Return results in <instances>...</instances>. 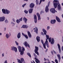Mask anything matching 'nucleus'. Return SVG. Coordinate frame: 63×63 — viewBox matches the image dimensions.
I'll use <instances>...</instances> for the list:
<instances>
[{
	"label": "nucleus",
	"instance_id": "4be33fe9",
	"mask_svg": "<svg viewBox=\"0 0 63 63\" xmlns=\"http://www.w3.org/2000/svg\"><path fill=\"white\" fill-rule=\"evenodd\" d=\"M22 35L23 36H24L26 38V39H28V36L27 35H26L24 34V33H22Z\"/></svg>",
	"mask_w": 63,
	"mask_h": 63
},
{
	"label": "nucleus",
	"instance_id": "3c124183",
	"mask_svg": "<svg viewBox=\"0 0 63 63\" xmlns=\"http://www.w3.org/2000/svg\"><path fill=\"white\" fill-rule=\"evenodd\" d=\"M21 61H20V60H18V63H19Z\"/></svg>",
	"mask_w": 63,
	"mask_h": 63
},
{
	"label": "nucleus",
	"instance_id": "423d86ee",
	"mask_svg": "<svg viewBox=\"0 0 63 63\" xmlns=\"http://www.w3.org/2000/svg\"><path fill=\"white\" fill-rule=\"evenodd\" d=\"M22 50H21V52H20V54L21 55H23V54H24V51L25 50V49L24 48V47H22Z\"/></svg>",
	"mask_w": 63,
	"mask_h": 63
},
{
	"label": "nucleus",
	"instance_id": "bb28decb",
	"mask_svg": "<svg viewBox=\"0 0 63 63\" xmlns=\"http://www.w3.org/2000/svg\"><path fill=\"white\" fill-rule=\"evenodd\" d=\"M36 30L34 31V32L36 33V34H38V28L37 27H35Z\"/></svg>",
	"mask_w": 63,
	"mask_h": 63
},
{
	"label": "nucleus",
	"instance_id": "c85d7f7f",
	"mask_svg": "<svg viewBox=\"0 0 63 63\" xmlns=\"http://www.w3.org/2000/svg\"><path fill=\"white\" fill-rule=\"evenodd\" d=\"M2 11L3 14H5L6 13V10L4 9H2Z\"/></svg>",
	"mask_w": 63,
	"mask_h": 63
},
{
	"label": "nucleus",
	"instance_id": "7c9ffc66",
	"mask_svg": "<svg viewBox=\"0 0 63 63\" xmlns=\"http://www.w3.org/2000/svg\"><path fill=\"white\" fill-rule=\"evenodd\" d=\"M22 62L23 63H25L24 59L23 58H21L20 59Z\"/></svg>",
	"mask_w": 63,
	"mask_h": 63
},
{
	"label": "nucleus",
	"instance_id": "a19ab883",
	"mask_svg": "<svg viewBox=\"0 0 63 63\" xmlns=\"http://www.w3.org/2000/svg\"><path fill=\"white\" fill-rule=\"evenodd\" d=\"M33 54L34 56H35V57H37V56L36 55L35 53H34Z\"/></svg>",
	"mask_w": 63,
	"mask_h": 63
},
{
	"label": "nucleus",
	"instance_id": "4468645a",
	"mask_svg": "<svg viewBox=\"0 0 63 63\" xmlns=\"http://www.w3.org/2000/svg\"><path fill=\"white\" fill-rule=\"evenodd\" d=\"M56 22V20L55 19L51 20L50 21L51 23V24H54Z\"/></svg>",
	"mask_w": 63,
	"mask_h": 63
},
{
	"label": "nucleus",
	"instance_id": "bf43d9fd",
	"mask_svg": "<svg viewBox=\"0 0 63 63\" xmlns=\"http://www.w3.org/2000/svg\"><path fill=\"white\" fill-rule=\"evenodd\" d=\"M62 50H63V46L62 47Z\"/></svg>",
	"mask_w": 63,
	"mask_h": 63
},
{
	"label": "nucleus",
	"instance_id": "58836bf2",
	"mask_svg": "<svg viewBox=\"0 0 63 63\" xmlns=\"http://www.w3.org/2000/svg\"><path fill=\"white\" fill-rule=\"evenodd\" d=\"M46 44L47 47H49V45H48V43H47V44Z\"/></svg>",
	"mask_w": 63,
	"mask_h": 63
},
{
	"label": "nucleus",
	"instance_id": "aec40b11",
	"mask_svg": "<svg viewBox=\"0 0 63 63\" xmlns=\"http://www.w3.org/2000/svg\"><path fill=\"white\" fill-rule=\"evenodd\" d=\"M41 42L42 44L43 45V47L45 49H46V45L45 44H44V41L42 40H41Z\"/></svg>",
	"mask_w": 63,
	"mask_h": 63
},
{
	"label": "nucleus",
	"instance_id": "a18cd8bd",
	"mask_svg": "<svg viewBox=\"0 0 63 63\" xmlns=\"http://www.w3.org/2000/svg\"><path fill=\"white\" fill-rule=\"evenodd\" d=\"M5 22L6 23H8V21L7 19H6L5 20Z\"/></svg>",
	"mask_w": 63,
	"mask_h": 63
},
{
	"label": "nucleus",
	"instance_id": "0e129e2a",
	"mask_svg": "<svg viewBox=\"0 0 63 63\" xmlns=\"http://www.w3.org/2000/svg\"><path fill=\"white\" fill-rule=\"evenodd\" d=\"M34 59H35L36 60L38 59L36 58H34Z\"/></svg>",
	"mask_w": 63,
	"mask_h": 63
},
{
	"label": "nucleus",
	"instance_id": "774afa93",
	"mask_svg": "<svg viewBox=\"0 0 63 63\" xmlns=\"http://www.w3.org/2000/svg\"><path fill=\"white\" fill-rule=\"evenodd\" d=\"M62 16L63 18V14H62Z\"/></svg>",
	"mask_w": 63,
	"mask_h": 63
},
{
	"label": "nucleus",
	"instance_id": "a878e982",
	"mask_svg": "<svg viewBox=\"0 0 63 63\" xmlns=\"http://www.w3.org/2000/svg\"><path fill=\"white\" fill-rule=\"evenodd\" d=\"M20 37H21L20 33V32H19L17 35V37L18 39H19V38H20Z\"/></svg>",
	"mask_w": 63,
	"mask_h": 63
},
{
	"label": "nucleus",
	"instance_id": "13d9d810",
	"mask_svg": "<svg viewBox=\"0 0 63 63\" xmlns=\"http://www.w3.org/2000/svg\"><path fill=\"white\" fill-rule=\"evenodd\" d=\"M28 0H24V1H26V2H27L28 1Z\"/></svg>",
	"mask_w": 63,
	"mask_h": 63
},
{
	"label": "nucleus",
	"instance_id": "1a4fd4ad",
	"mask_svg": "<svg viewBox=\"0 0 63 63\" xmlns=\"http://www.w3.org/2000/svg\"><path fill=\"white\" fill-rule=\"evenodd\" d=\"M5 19V17L4 16L0 17V21L1 22L4 21Z\"/></svg>",
	"mask_w": 63,
	"mask_h": 63
},
{
	"label": "nucleus",
	"instance_id": "20e7f679",
	"mask_svg": "<svg viewBox=\"0 0 63 63\" xmlns=\"http://www.w3.org/2000/svg\"><path fill=\"white\" fill-rule=\"evenodd\" d=\"M50 4V2H48V5H47L45 8V11L46 13H47L48 12V11H49V9H48V6H49V5Z\"/></svg>",
	"mask_w": 63,
	"mask_h": 63
},
{
	"label": "nucleus",
	"instance_id": "ddd939ff",
	"mask_svg": "<svg viewBox=\"0 0 63 63\" xmlns=\"http://www.w3.org/2000/svg\"><path fill=\"white\" fill-rule=\"evenodd\" d=\"M37 15L38 16V20H40L41 19V17L40 14L39 13H37Z\"/></svg>",
	"mask_w": 63,
	"mask_h": 63
},
{
	"label": "nucleus",
	"instance_id": "cd10ccee",
	"mask_svg": "<svg viewBox=\"0 0 63 63\" xmlns=\"http://www.w3.org/2000/svg\"><path fill=\"white\" fill-rule=\"evenodd\" d=\"M43 31L44 32V35H46L47 34V31L44 29H43Z\"/></svg>",
	"mask_w": 63,
	"mask_h": 63
},
{
	"label": "nucleus",
	"instance_id": "f8f14e48",
	"mask_svg": "<svg viewBox=\"0 0 63 63\" xmlns=\"http://www.w3.org/2000/svg\"><path fill=\"white\" fill-rule=\"evenodd\" d=\"M35 4L33 3H31L30 5V6L31 8H33L34 7Z\"/></svg>",
	"mask_w": 63,
	"mask_h": 63
},
{
	"label": "nucleus",
	"instance_id": "680f3d73",
	"mask_svg": "<svg viewBox=\"0 0 63 63\" xmlns=\"http://www.w3.org/2000/svg\"><path fill=\"white\" fill-rule=\"evenodd\" d=\"M13 21H14V22L15 21V19H14V18H13Z\"/></svg>",
	"mask_w": 63,
	"mask_h": 63
},
{
	"label": "nucleus",
	"instance_id": "49530a36",
	"mask_svg": "<svg viewBox=\"0 0 63 63\" xmlns=\"http://www.w3.org/2000/svg\"><path fill=\"white\" fill-rule=\"evenodd\" d=\"M50 28V27L48 26L47 28V30H48Z\"/></svg>",
	"mask_w": 63,
	"mask_h": 63
},
{
	"label": "nucleus",
	"instance_id": "8fccbe9b",
	"mask_svg": "<svg viewBox=\"0 0 63 63\" xmlns=\"http://www.w3.org/2000/svg\"><path fill=\"white\" fill-rule=\"evenodd\" d=\"M53 51L55 54H56V53H57L56 52H55V51H54V50H53Z\"/></svg>",
	"mask_w": 63,
	"mask_h": 63
},
{
	"label": "nucleus",
	"instance_id": "72a5a7b5",
	"mask_svg": "<svg viewBox=\"0 0 63 63\" xmlns=\"http://www.w3.org/2000/svg\"><path fill=\"white\" fill-rule=\"evenodd\" d=\"M24 12L26 14H28V11L26 10H25L24 11Z\"/></svg>",
	"mask_w": 63,
	"mask_h": 63
},
{
	"label": "nucleus",
	"instance_id": "e2e57ef3",
	"mask_svg": "<svg viewBox=\"0 0 63 63\" xmlns=\"http://www.w3.org/2000/svg\"><path fill=\"white\" fill-rule=\"evenodd\" d=\"M53 63H55V62H53V61H51Z\"/></svg>",
	"mask_w": 63,
	"mask_h": 63
},
{
	"label": "nucleus",
	"instance_id": "9b49d317",
	"mask_svg": "<svg viewBox=\"0 0 63 63\" xmlns=\"http://www.w3.org/2000/svg\"><path fill=\"white\" fill-rule=\"evenodd\" d=\"M46 36L47 39H46V41L45 42V44H47L48 43V41H47V40H48V39L49 40V36L47 35H46Z\"/></svg>",
	"mask_w": 63,
	"mask_h": 63
},
{
	"label": "nucleus",
	"instance_id": "f3484780",
	"mask_svg": "<svg viewBox=\"0 0 63 63\" xmlns=\"http://www.w3.org/2000/svg\"><path fill=\"white\" fill-rule=\"evenodd\" d=\"M57 8L58 10H60V9H61V7L60 4L59 3V4H58Z\"/></svg>",
	"mask_w": 63,
	"mask_h": 63
},
{
	"label": "nucleus",
	"instance_id": "6e6d98bb",
	"mask_svg": "<svg viewBox=\"0 0 63 63\" xmlns=\"http://www.w3.org/2000/svg\"><path fill=\"white\" fill-rule=\"evenodd\" d=\"M41 13H44V11H41Z\"/></svg>",
	"mask_w": 63,
	"mask_h": 63
},
{
	"label": "nucleus",
	"instance_id": "69168bd1",
	"mask_svg": "<svg viewBox=\"0 0 63 63\" xmlns=\"http://www.w3.org/2000/svg\"><path fill=\"white\" fill-rule=\"evenodd\" d=\"M47 19L48 20H49V18L48 17H47Z\"/></svg>",
	"mask_w": 63,
	"mask_h": 63
},
{
	"label": "nucleus",
	"instance_id": "ea45409f",
	"mask_svg": "<svg viewBox=\"0 0 63 63\" xmlns=\"http://www.w3.org/2000/svg\"><path fill=\"white\" fill-rule=\"evenodd\" d=\"M22 17H21L20 19H19V20H20V21H21L22 20Z\"/></svg>",
	"mask_w": 63,
	"mask_h": 63
},
{
	"label": "nucleus",
	"instance_id": "052dcab7",
	"mask_svg": "<svg viewBox=\"0 0 63 63\" xmlns=\"http://www.w3.org/2000/svg\"><path fill=\"white\" fill-rule=\"evenodd\" d=\"M44 59L45 61H47V59L45 58H44Z\"/></svg>",
	"mask_w": 63,
	"mask_h": 63
},
{
	"label": "nucleus",
	"instance_id": "603ef678",
	"mask_svg": "<svg viewBox=\"0 0 63 63\" xmlns=\"http://www.w3.org/2000/svg\"><path fill=\"white\" fill-rule=\"evenodd\" d=\"M51 53L52 55H53V52L52 51H51Z\"/></svg>",
	"mask_w": 63,
	"mask_h": 63
},
{
	"label": "nucleus",
	"instance_id": "c03bdc74",
	"mask_svg": "<svg viewBox=\"0 0 63 63\" xmlns=\"http://www.w3.org/2000/svg\"><path fill=\"white\" fill-rule=\"evenodd\" d=\"M36 62H38V63H40V61H39V60H38V59H37V60H36Z\"/></svg>",
	"mask_w": 63,
	"mask_h": 63
},
{
	"label": "nucleus",
	"instance_id": "b1692460",
	"mask_svg": "<svg viewBox=\"0 0 63 63\" xmlns=\"http://www.w3.org/2000/svg\"><path fill=\"white\" fill-rule=\"evenodd\" d=\"M40 37L38 36H37L36 37V40L38 42H39L40 41Z\"/></svg>",
	"mask_w": 63,
	"mask_h": 63
},
{
	"label": "nucleus",
	"instance_id": "412c9836",
	"mask_svg": "<svg viewBox=\"0 0 63 63\" xmlns=\"http://www.w3.org/2000/svg\"><path fill=\"white\" fill-rule=\"evenodd\" d=\"M33 8H30L29 10V14H31L33 12Z\"/></svg>",
	"mask_w": 63,
	"mask_h": 63
},
{
	"label": "nucleus",
	"instance_id": "a211bd4d",
	"mask_svg": "<svg viewBox=\"0 0 63 63\" xmlns=\"http://www.w3.org/2000/svg\"><path fill=\"white\" fill-rule=\"evenodd\" d=\"M27 32L29 37L30 38H31L32 37V36L31 35V34L30 32L29 31H28Z\"/></svg>",
	"mask_w": 63,
	"mask_h": 63
},
{
	"label": "nucleus",
	"instance_id": "c756f323",
	"mask_svg": "<svg viewBox=\"0 0 63 63\" xmlns=\"http://www.w3.org/2000/svg\"><path fill=\"white\" fill-rule=\"evenodd\" d=\"M6 14H9L10 13V11H9L7 9H6Z\"/></svg>",
	"mask_w": 63,
	"mask_h": 63
},
{
	"label": "nucleus",
	"instance_id": "dca6fc26",
	"mask_svg": "<svg viewBox=\"0 0 63 63\" xmlns=\"http://www.w3.org/2000/svg\"><path fill=\"white\" fill-rule=\"evenodd\" d=\"M57 46L58 47V48H59V53H61V48H60V45H59V44H57Z\"/></svg>",
	"mask_w": 63,
	"mask_h": 63
},
{
	"label": "nucleus",
	"instance_id": "79ce46f5",
	"mask_svg": "<svg viewBox=\"0 0 63 63\" xmlns=\"http://www.w3.org/2000/svg\"><path fill=\"white\" fill-rule=\"evenodd\" d=\"M15 43L16 44V45H17V46L18 45V43H17V42L16 41H15Z\"/></svg>",
	"mask_w": 63,
	"mask_h": 63
},
{
	"label": "nucleus",
	"instance_id": "2f4dec72",
	"mask_svg": "<svg viewBox=\"0 0 63 63\" xmlns=\"http://www.w3.org/2000/svg\"><path fill=\"white\" fill-rule=\"evenodd\" d=\"M27 55H28L30 57H31V54H30V53L28 52L27 53Z\"/></svg>",
	"mask_w": 63,
	"mask_h": 63
},
{
	"label": "nucleus",
	"instance_id": "de8ad7c7",
	"mask_svg": "<svg viewBox=\"0 0 63 63\" xmlns=\"http://www.w3.org/2000/svg\"><path fill=\"white\" fill-rule=\"evenodd\" d=\"M26 5V4L25 3V4H24L22 6V7H24V6H25V5Z\"/></svg>",
	"mask_w": 63,
	"mask_h": 63
},
{
	"label": "nucleus",
	"instance_id": "4c0bfd02",
	"mask_svg": "<svg viewBox=\"0 0 63 63\" xmlns=\"http://www.w3.org/2000/svg\"><path fill=\"white\" fill-rule=\"evenodd\" d=\"M55 62L56 63H58V61H57V60L56 59H55Z\"/></svg>",
	"mask_w": 63,
	"mask_h": 63
},
{
	"label": "nucleus",
	"instance_id": "39448f33",
	"mask_svg": "<svg viewBox=\"0 0 63 63\" xmlns=\"http://www.w3.org/2000/svg\"><path fill=\"white\" fill-rule=\"evenodd\" d=\"M11 50H14L15 52H16L17 51V48L14 47H11Z\"/></svg>",
	"mask_w": 63,
	"mask_h": 63
},
{
	"label": "nucleus",
	"instance_id": "5fc2aeb1",
	"mask_svg": "<svg viewBox=\"0 0 63 63\" xmlns=\"http://www.w3.org/2000/svg\"><path fill=\"white\" fill-rule=\"evenodd\" d=\"M4 63H7V60H6L5 61Z\"/></svg>",
	"mask_w": 63,
	"mask_h": 63
},
{
	"label": "nucleus",
	"instance_id": "e433bc0d",
	"mask_svg": "<svg viewBox=\"0 0 63 63\" xmlns=\"http://www.w3.org/2000/svg\"><path fill=\"white\" fill-rule=\"evenodd\" d=\"M36 2L37 5L38 4H39V1H38V0H36Z\"/></svg>",
	"mask_w": 63,
	"mask_h": 63
},
{
	"label": "nucleus",
	"instance_id": "2eb2a0df",
	"mask_svg": "<svg viewBox=\"0 0 63 63\" xmlns=\"http://www.w3.org/2000/svg\"><path fill=\"white\" fill-rule=\"evenodd\" d=\"M57 56L58 58L59 59V62H60V60H61V57L60 56V55L59 54L57 55Z\"/></svg>",
	"mask_w": 63,
	"mask_h": 63
},
{
	"label": "nucleus",
	"instance_id": "f257e3e1",
	"mask_svg": "<svg viewBox=\"0 0 63 63\" xmlns=\"http://www.w3.org/2000/svg\"><path fill=\"white\" fill-rule=\"evenodd\" d=\"M53 3L54 6L55 8H56L58 4H59V1L56 0H54L53 1Z\"/></svg>",
	"mask_w": 63,
	"mask_h": 63
},
{
	"label": "nucleus",
	"instance_id": "864d4df0",
	"mask_svg": "<svg viewBox=\"0 0 63 63\" xmlns=\"http://www.w3.org/2000/svg\"><path fill=\"white\" fill-rule=\"evenodd\" d=\"M41 35H44V33H43V32H42L41 33Z\"/></svg>",
	"mask_w": 63,
	"mask_h": 63
},
{
	"label": "nucleus",
	"instance_id": "f704fd0d",
	"mask_svg": "<svg viewBox=\"0 0 63 63\" xmlns=\"http://www.w3.org/2000/svg\"><path fill=\"white\" fill-rule=\"evenodd\" d=\"M16 22L18 24H19V22H20V20L18 19H17L16 20Z\"/></svg>",
	"mask_w": 63,
	"mask_h": 63
},
{
	"label": "nucleus",
	"instance_id": "7ed1b4c3",
	"mask_svg": "<svg viewBox=\"0 0 63 63\" xmlns=\"http://www.w3.org/2000/svg\"><path fill=\"white\" fill-rule=\"evenodd\" d=\"M51 43V44H52L53 45L54 44V39L53 38L52 39L51 38H49V43L50 42Z\"/></svg>",
	"mask_w": 63,
	"mask_h": 63
},
{
	"label": "nucleus",
	"instance_id": "6e6552de",
	"mask_svg": "<svg viewBox=\"0 0 63 63\" xmlns=\"http://www.w3.org/2000/svg\"><path fill=\"white\" fill-rule=\"evenodd\" d=\"M50 12H51L53 14H54V13H55V12L56 11L55 9V8H51V9L50 10Z\"/></svg>",
	"mask_w": 63,
	"mask_h": 63
},
{
	"label": "nucleus",
	"instance_id": "5701e85b",
	"mask_svg": "<svg viewBox=\"0 0 63 63\" xmlns=\"http://www.w3.org/2000/svg\"><path fill=\"white\" fill-rule=\"evenodd\" d=\"M23 21H24L25 23H27V19L25 17H24L23 18Z\"/></svg>",
	"mask_w": 63,
	"mask_h": 63
},
{
	"label": "nucleus",
	"instance_id": "c9c22d12",
	"mask_svg": "<svg viewBox=\"0 0 63 63\" xmlns=\"http://www.w3.org/2000/svg\"><path fill=\"white\" fill-rule=\"evenodd\" d=\"M45 1V0H40L39 4H40L41 3L42 1H43V2H44Z\"/></svg>",
	"mask_w": 63,
	"mask_h": 63
},
{
	"label": "nucleus",
	"instance_id": "09e8293b",
	"mask_svg": "<svg viewBox=\"0 0 63 63\" xmlns=\"http://www.w3.org/2000/svg\"><path fill=\"white\" fill-rule=\"evenodd\" d=\"M25 26H25V28H27L28 27V26L26 25H25Z\"/></svg>",
	"mask_w": 63,
	"mask_h": 63
},
{
	"label": "nucleus",
	"instance_id": "9d476101",
	"mask_svg": "<svg viewBox=\"0 0 63 63\" xmlns=\"http://www.w3.org/2000/svg\"><path fill=\"white\" fill-rule=\"evenodd\" d=\"M34 19L35 23H36L37 22V15H36L34 16Z\"/></svg>",
	"mask_w": 63,
	"mask_h": 63
},
{
	"label": "nucleus",
	"instance_id": "4d7b16f0",
	"mask_svg": "<svg viewBox=\"0 0 63 63\" xmlns=\"http://www.w3.org/2000/svg\"><path fill=\"white\" fill-rule=\"evenodd\" d=\"M2 57H3L4 56V54L3 53L2 54Z\"/></svg>",
	"mask_w": 63,
	"mask_h": 63
},
{
	"label": "nucleus",
	"instance_id": "6ab92c4d",
	"mask_svg": "<svg viewBox=\"0 0 63 63\" xmlns=\"http://www.w3.org/2000/svg\"><path fill=\"white\" fill-rule=\"evenodd\" d=\"M56 19L57 21L59 22H61L60 19L58 17L56 16Z\"/></svg>",
	"mask_w": 63,
	"mask_h": 63
},
{
	"label": "nucleus",
	"instance_id": "37998d69",
	"mask_svg": "<svg viewBox=\"0 0 63 63\" xmlns=\"http://www.w3.org/2000/svg\"><path fill=\"white\" fill-rule=\"evenodd\" d=\"M25 26H26L25 25H23L22 26V28H25Z\"/></svg>",
	"mask_w": 63,
	"mask_h": 63
},
{
	"label": "nucleus",
	"instance_id": "473e14b6",
	"mask_svg": "<svg viewBox=\"0 0 63 63\" xmlns=\"http://www.w3.org/2000/svg\"><path fill=\"white\" fill-rule=\"evenodd\" d=\"M6 37L7 38V39H8V38H9V37H10V36H9V34H7L6 35Z\"/></svg>",
	"mask_w": 63,
	"mask_h": 63
},
{
	"label": "nucleus",
	"instance_id": "393cba45",
	"mask_svg": "<svg viewBox=\"0 0 63 63\" xmlns=\"http://www.w3.org/2000/svg\"><path fill=\"white\" fill-rule=\"evenodd\" d=\"M17 47L18 48L19 52H21V50H22L21 49V47L20 46H18Z\"/></svg>",
	"mask_w": 63,
	"mask_h": 63
},
{
	"label": "nucleus",
	"instance_id": "338daca9",
	"mask_svg": "<svg viewBox=\"0 0 63 63\" xmlns=\"http://www.w3.org/2000/svg\"><path fill=\"white\" fill-rule=\"evenodd\" d=\"M62 42H63V39L62 40Z\"/></svg>",
	"mask_w": 63,
	"mask_h": 63
},
{
	"label": "nucleus",
	"instance_id": "0eeeda50",
	"mask_svg": "<svg viewBox=\"0 0 63 63\" xmlns=\"http://www.w3.org/2000/svg\"><path fill=\"white\" fill-rule=\"evenodd\" d=\"M24 45L25 46V47H28L30 48V45H29V44H28V43L26 42V41H25L24 42Z\"/></svg>",
	"mask_w": 63,
	"mask_h": 63
},
{
	"label": "nucleus",
	"instance_id": "f03ea898",
	"mask_svg": "<svg viewBox=\"0 0 63 63\" xmlns=\"http://www.w3.org/2000/svg\"><path fill=\"white\" fill-rule=\"evenodd\" d=\"M35 49L34 51V52L35 53L37 54L38 55H39V53L38 51L39 50V48L35 46Z\"/></svg>",
	"mask_w": 63,
	"mask_h": 63
}]
</instances>
